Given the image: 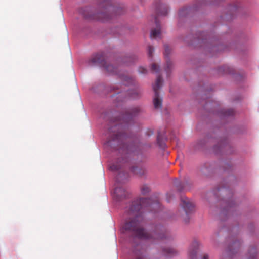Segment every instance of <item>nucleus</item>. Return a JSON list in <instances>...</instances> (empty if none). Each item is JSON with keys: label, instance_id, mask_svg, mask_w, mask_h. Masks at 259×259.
<instances>
[{"label": "nucleus", "instance_id": "1", "mask_svg": "<svg viewBox=\"0 0 259 259\" xmlns=\"http://www.w3.org/2000/svg\"><path fill=\"white\" fill-rule=\"evenodd\" d=\"M160 205L157 199L140 198L133 201L124 210L126 221L123 225L124 230L130 232L133 235L141 239H162L165 238L162 232H154L152 234L146 231L143 227V213L145 210L152 211L160 208Z\"/></svg>", "mask_w": 259, "mask_h": 259}, {"label": "nucleus", "instance_id": "2", "mask_svg": "<svg viewBox=\"0 0 259 259\" xmlns=\"http://www.w3.org/2000/svg\"><path fill=\"white\" fill-rule=\"evenodd\" d=\"M90 65H99L104 67L106 70L112 74H117V68L112 65H107L105 57L103 53H98L93 55L89 60Z\"/></svg>", "mask_w": 259, "mask_h": 259}, {"label": "nucleus", "instance_id": "3", "mask_svg": "<svg viewBox=\"0 0 259 259\" xmlns=\"http://www.w3.org/2000/svg\"><path fill=\"white\" fill-rule=\"evenodd\" d=\"M162 79L160 75H159L156 80L155 83L153 85V89L154 92V97L153 99V104L155 108H161L162 106V99L159 96V90L162 84Z\"/></svg>", "mask_w": 259, "mask_h": 259}, {"label": "nucleus", "instance_id": "4", "mask_svg": "<svg viewBox=\"0 0 259 259\" xmlns=\"http://www.w3.org/2000/svg\"><path fill=\"white\" fill-rule=\"evenodd\" d=\"M181 204L187 215L192 212L194 209V204L187 197H182Z\"/></svg>", "mask_w": 259, "mask_h": 259}, {"label": "nucleus", "instance_id": "5", "mask_svg": "<svg viewBox=\"0 0 259 259\" xmlns=\"http://www.w3.org/2000/svg\"><path fill=\"white\" fill-rule=\"evenodd\" d=\"M199 245L200 244L198 241H193L188 251L189 259H196V254Z\"/></svg>", "mask_w": 259, "mask_h": 259}, {"label": "nucleus", "instance_id": "6", "mask_svg": "<svg viewBox=\"0 0 259 259\" xmlns=\"http://www.w3.org/2000/svg\"><path fill=\"white\" fill-rule=\"evenodd\" d=\"M128 193L125 189L121 187L117 186L114 189V197L117 200L120 201L121 199L126 198L127 196Z\"/></svg>", "mask_w": 259, "mask_h": 259}, {"label": "nucleus", "instance_id": "7", "mask_svg": "<svg viewBox=\"0 0 259 259\" xmlns=\"http://www.w3.org/2000/svg\"><path fill=\"white\" fill-rule=\"evenodd\" d=\"M170 49L169 48L168 45H165L164 52V55L166 60V66L165 68V70L167 74L168 73L169 71L171 69L172 66V62L168 58V55L170 54Z\"/></svg>", "mask_w": 259, "mask_h": 259}, {"label": "nucleus", "instance_id": "8", "mask_svg": "<svg viewBox=\"0 0 259 259\" xmlns=\"http://www.w3.org/2000/svg\"><path fill=\"white\" fill-rule=\"evenodd\" d=\"M140 112V108L139 107H135L129 109L124 115L123 118L126 122H130L133 117L136 116Z\"/></svg>", "mask_w": 259, "mask_h": 259}, {"label": "nucleus", "instance_id": "9", "mask_svg": "<svg viewBox=\"0 0 259 259\" xmlns=\"http://www.w3.org/2000/svg\"><path fill=\"white\" fill-rule=\"evenodd\" d=\"M156 11L158 15L165 16L168 13L167 5L159 2L156 6Z\"/></svg>", "mask_w": 259, "mask_h": 259}, {"label": "nucleus", "instance_id": "10", "mask_svg": "<svg viewBox=\"0 0 259 259\" xmlns=\"http://www.w3.org/2000/svg\"><path fill=\"white\" fill-rule=\"evenodd\" d=\"M155 23L157 28L151 30L150 33V38L151 39H157L161 38V30L159 24L157 22V18H155Z\"/></svg>", "mask_w": 259, "mask_h": 259}, {"label": "nucleus", "instance_id": "11", "mask_svg": "<svg viewBox=\"0 0 259 259\" xmlns=\"http://www.w3.org/2000/svg\"><path fill=\"white\" fill-rule=\"evenodd\" d=\"M121 150L127 153H131L134 152L135 151V146L133 144H123L122 147H120Z\"/></svg>", "mask_w": 259, "mask_h": 259}, {"label": "nucleus", "instance_id": "12", "mask_svg": "<svg viewBox=\"0 0 259 259\" xmlns=\"http://www.w3.org/2000/svg\"><path fill=\"white\" fill-rule=\"evenodd\" d=\"M123 134L120 133H113L111 134L110 139L108 140V144H111L112 141H120L122 139Z\"/></svg>", "mask_w": 259, "mask_h": 259}, {"label": "nucleus", "instance_id": "13", "mask_svg": "<svg viewBox=\"0 0 259 259\" xmlns=\"http://www.w3.org/2000/svg\"><path fill=\"white\" fill-rule=\"evenodd\" d=\"M164 254L168 257L175 255L177 253V251L174 248L168 247L163 250Z\"/></svg>", "mask_w": 259, "mask_h": 259}, {"label": "nucleus", "instance_id": "14", "mask_svg": "<svg viewBox=\"0 0 259 259\" xmlns=\"http://www.w3.org/2000/svg\"><path fill=\"white\" fill-rule=\"evenodd\" d=\"M99 18L101 21L105 22L110 20L111 18V15L108 12H105L99 14Z\"/></svg>", "mask_w": 259, "mask_h": 259}, {"label": "nucleus", "instance_id": "15", "mask_svg": "<svg viewBox=\"0 0 259 259\" xmlns=\"http://www.w3.org/2000/svg\"><path fill=\"white\" fill-rule=\"evenodd\" d=\"M257 251L255 247H251L248 252V259H257Z\"/></svg>", "mask_w": 259, "mask_h": 259}, {"label": "nucleus", "instance_id": "16", "mask_svg": "<svg viewBox=\"0 0 259 259\" xmlns=\"http://www.w3.org/2000/svg\"><path fill=\"white\" fill-rule=\"evenodd\" d=\"M189 9L188 7H184L181 9L179 12V15L180 17H184L186 16L189 12Z\"/></svg>", "mask_w": 259, "mask_h": 259}, {"label": "nucleus", "instance_id": "17", "mask_svg": "<svg viewBox=\"0 0 259 259\" xmlns=\"http://www.w3.org/2000/svg\"><path fill=\"white\" fill-rule=\"evenodd\" d=\"M240 245L241 243L239 241H234L231 246L230 251L233 252V250H235L236 248H239L240 246Z\"/></svg>", "mask_w": 259, "mask_h": 259}, {"label": "nucleus", "instance_id": "18", "mask_svg": "<svg viewBox=\"0 0 259 259\" xmlns=\"http://www.w3.org/2000/svg\"><path fill=\"white\" fill-rule=\"evenodd\" d=\"M141 190L142 194L145 195L150 191V188L147 185H143L141 187Z\"/></svg>", "mask_w": 259, "mask_h": 259}, {"label": "nucleus", "instance_id": "19", "mask_svg": "<svg viewBox=\"0 0 259 259\" xmlns=\"http://www.w3.org/2000/svg\"><path fill=\"white\" fill-rule=\"evenodd\" d=\"M175 185L179 191H181L184 189L185 185L184 183L176 181L175 182Z\"/></svg>", "mask_w": 259, "mask_h": 259}, {"label": "nucleus", "instance_id": "20", "mask_svg": "<svg viewBox=\"0 0 259 259\" xmlns=\"http://www.w3.org/2000/svg\"><path fill=\"white\" fill-rule=\"evenodd\" d=\"M121 168L120 164H112L110 167V168L112 171H117L119 170Z\"/></svg>", "mask_w": 259, "mask_h": 259}, {"label": "nucleus", "instance_id": "21", "mask_svg": "<svg viewBox=\"0 0 259 259\" xmlns=\"http://www.w3.org/2000/svg\"><path fill=\"white\" fill-rule=\"evenodd\" d=\"M134 253L136 256V259H145L143 254V251H135Z\"/></svg>", "mask_w": 259, "mask_h": 259}, {"label": "nucleus", "instance_id": "22", "mask_svg": "<svg viewBox=\"0 0 259 259\" xmlns=\"http://www.w3.org/2000/svg\"><path fill=\"white\" fill-rule=\"evenodd\" d=\"M157 141L158 144L161 148H163L165 147V144L162 142V140L161 139V136L159 133L157 135Z\"/></svg>", "mask_w": 259, "mask_h": 259}, {"label": "nucleus", "instance_id": "23", "mask_svg": "<svg viewBox=\"0 0 259 259\" xmlns=\"http://www.w3.org/2000/svg\"><path fill=\"white\" fill-rule=\"evenodd\" d=\"M223 113L225 116L232 115L234 113V110L232 109L225 110L223 111Z\"/></svg>", "mask_w": 259, "mask_h": 259}, {"label": "nucleus", "instance_id": "24", "mask_svg": "<svg viewBox=\"0 0 259 259\" xmlns=\"http://www.w3.org/2000/svg\"><path fill=\"white\" fill-rule=\"evenodd\" d=\"M151 70L155 72H158L159 67L155 63H153L151 65Z\"/></svg>", "mask_w": 259, "mask_h": 259}, {"label": "nucleus", "instance_id": "25", "mask_svg": "<svg viewBox=\"0 0 259 259\" xmlns=\"http://www.w3.org/2000/svg\"><path fill=\"white\" fill-rule=\"evenodd\" d=\"M154 52V48L152 46L149 45L148 47V53L149 57H152L153 53Z\"/></svg>", "mask_w": 259, "mask_h": 259}, {"label": "nucleus", "instance_id": "26", "mask_svg": "<svg viewBox=\"0 0 259 259\" xmlns=\"http://www.w3.org/2000/svg\"><path fill=\"white\" fill-rule=\"evenodd\" d=\"M121 78L122 79L124 80L125 82L126 81L127 83H130V82H132V79L126 75L122 76Z\"/></svg>", "mask_w": 259, "mask_h": 259}, {"label": "nucleus", "instance_id": "27", "mask_svg": "<svg viewBox=\"0 0 259 259\" xmlns=\"http://www.w3.org/2000/svg\"><path fill=\"white\" fill-rule=\"evenodd\" d=\"M138 71L140 73H142V74H146L147 72V70L146 69H145L144 67H139Z\"/></svg>", "mask_w": 259, "mask_h": 259}, {"label": "nucleus", "instance_id": "28", "mask_svg": "<svg viewBox=\"0 0 259 259\" xmlns=\"http://www.w3.org/2000/svg\"><path fill=\"white\" fill-rule=\"evenodd\" d=\"M124 176V174L122 173H119L116 177V182L117 183H119L121 182L120 181V178L122 177V176Z\"/></svg>", "mask_w": 259, "mask_h": 259}, {"label": "nucleus", "instance_id": "29", "mask_svg": "<svg viewBox=\"0 0 259 259\" xmlns=\"http://www.w3.org/2000/svg\"><path fill=\"white\" fill-rule=\"evenodd\" d=\"M202 259H209L208 255L207 254H204Z\"/></svg>", "mask_w": 259, "mask_h": 259}, {"label": "nucleus", "instance_id": "30", "mask_svg": "<svg viewBox=\"0 0 259 259\" xmlns=\"http://www.w3.org/2000/svg\"><path fill=\"white\" fill-rule=\"evenodd\" d=\"M137 169V167H133L132 170L134 172H136V169Z\"/></svg>", "mask_w": 259, "mask_h": 259}, {"label": "nucleus", "instance_id": "31", "mask_svg": "<svg viewBox=\"0 0 259 259\" xmlns=\"http://www.w3.org/2000/svg\"><path fill=\"white\" fill-rule=\"evenodd\" d=\"M128 94H129L130 97H133V98L135 97V96L134 95H131V92H129Z\"/></svg>", "mask_w": 259, "mask_h": 259}, {"label": "nucleus", "instance_id": "32", "mask_svg": "<svg viewBox=\"0 0 259 259\" xmlns=\"http://www.w3.org/2000/svg\"><path fill=\"white\" fill-rule=\"evenodd\" d=\"M112 128L109 129V132L110 133H111V132H112Z\"/></svg>", "mask_w": 259, "mask_h": 259}, {"label": "nucleus", "instance_id": "33", "mask_svg": "<svg viewBox=\"0 0 259 259\" xmlns=\"http://www.w3.org/2000/svg\"><path fill=\"white\" fill-rule=\"evenodd\" d=\"M228 206H229V207H231V204H229Z\"/></svg>", "mask_w": 259, "mask_h": 259}, {"label": "nucleus", "instance_id": "34", "mask_svg": "<svg viewBox=\"0 0 259 259\" xmlns=\"http://www.w3.org/2000/svg\"><path fill=\"white\" fill-rule=\"evenodd\" d=\"M153 131H151V134H153Z\"/></svg>", "mask_w": 259, "mask_h": 259}, {"label": "nucleus", "instance_id": "35", "mask_svg": "<svg viewBox=\"0 0 259 259\" xmlns=\"http://www.w3.org/2000/svg\"><path fill=\"white\" fill-rule=\"evenodd\" d=\"M202 171H203V172H204V173L205 172L203 169H202Z\"/></svg>", "mask_w": 259, "mask_h": 259}, {"label": "nucleus", "instance_id": "36", "mask_svg": "<svg viewBox=\"0 0 259 259\" xmlns=\"http://www.w3.org/2000/svg\"><path fill=\"white\" fill-rule=\"evenodd\" d=\"M123 182V183H125V180H124V181H123V182Z\"/></svg>", "mask_w": 259, "mask_h": 259}]
</instances>
